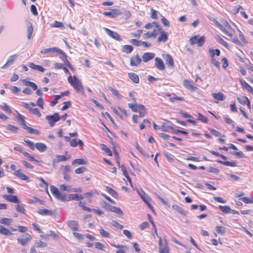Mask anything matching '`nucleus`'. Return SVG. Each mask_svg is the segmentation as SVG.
<instances>
[{"label":"nucleus","instance_id":"nucleus-53","mask_svg":"<svg viewBox=\"0 0 253 253\" xmlns=\"http://www.w3.org/2000/svg\"><path fill=\"white\" fill-rule=\"evenodd\" d=\"M37 105L42 109H43V100L42 97H39L37 101Z\"/></svg>","mask_w":253,"mask_h":253},{"label":"nucleus","instance_id":"nucleus-1","mask_svg":"<svg viewBox=\"0 0 253 253\" xmlns=\"http://www.w3.org/2000/svg\"><path fill=\"white\" fill-rule=\"evenodd\" d=\"M68 81L71 85L74 87L77 92H81L84 94V91L81 81L75 76L73 77L71 75L68 78Z\"/></svg>","mask_w":253,"mask_h":253},{"label":"nucleus","instance_id":"nucleus-54","mask_svg":"<svg viewBox=\"0 0 253 253\" xmlns=\"http://www.w3.org/2000/svg\"><path fill=\"white\" fill-rule=\"evenodd\" d=\"M108 88L112 92V93L115 96L118 97L121 96V95L118 92V91L116 89L113 88L112 87L109 86Z\"/></svg>","mask_w":253,"mask_h":253},{"label":"nucleus","instance_id":"nucleus-57","mask_svg":"<svg viewBox=\"0 0 253 253\" xmlns=\"http://www.w3.org/2000/svg\"><path fill=\"white\" fill-rule=\"evenodd\" d=\"M24 142H25L26 143V144L29 146L30 148L32 150H34V143L30 141V140L29 139H24Z\"/></svg>","mask_w":253,"mask_h":253},{"label":"nucleus","instance_id":"nucleus-34","mask_svg":"<svg viewBox=\"0 0 253 253\" xmlns=\"http://www.w3.org/2000/svg\"><path fill=\"white\" fill-rule=\"evenodd\" d=\"M107 191L109 193L110 195H111L112 197L116 199L119 198V196L117 193V192L114 190V189H112L111 188L106 186V187Z\"/></svg>","mask_w":253,"mask_h":253},{"label":"nucleus","instance_id":"nucleus-17","mask_svg":"<svg viewBox=\"0 0 253 253\" xmlns=\"http://www.w3.org/2000/svg\"><path fill=\"white\" fill-rule=\"evenodd\" d=\"M183 85L185 88L191 91H194L197 89V87L193 85L192 82L188 80H185L184 81Z\"/></svg>","mask_w":253,"mask_h":253},{"label":"nucleus","instance_id":"nucleus-40","mask_svg":"<svg viewBox=\"0 0 253 253\" xmlns=\"http://www.w3.org/2000/svg\"><path fill=\"white\" fill-rule=\"evenodd\" d=\"M12 219L8 218H1L0 223L6 225H9L12 222Z\"/></svg>","mask_w":253,"mask_h":253},{"label":"nucleus","instance_id":"nucleus-36","mask_svg":"<svg viewBox=\"0 0 253 253\" xmlns=\"http://www.w3.org/2000/svg\"><path fill=\"white\" fill-rule=\"evenodd\" d=\"M218 208L224 213L227 214L230 213L231 208L229 206L219 205Z\"/></svg>","mask_w":253,"mask_h":253},{"label":"nucleus","instance_id":"nucleus-62","mask_svg":"<svg viewBox=\"0 0 253 253\" xmlns=\"http://www.w3.org/2000/svg\"><path fill=\"white\" fill-rule=\"evenodd\" d=\"M95 247L100 250H104V246L100 242H96L94 244Z\"/></svg>","mask_w":253,"mask_h":253},{"label":"nucleus","instance_id":"nucleus-25","mask_svg":"<svg viewBox=\"0 0 253 253\" xmlns=\"http://www.w3.org/2000/svg\"><path fill=\"white\" fill-rule=\"evenodd\" d=\"M38 213L41 215H50L52 216L54 213V211L51 210H48L47 209H39L38 210Z\"/></svg>","mask_w":253,"mask_h":253},{"label":"nucleus","instance_id":"nucleus-13","mask_svg":"<svg viewBox=\"0 0 253 253\" xmlns=\"http://www.w3.org/2000/svg\"><path fill=\"white\" fill-rule=\"evenodd\" d=\"M18 58V55L13 54L8 58V60L6 63L1 67V68H6L8 66L12 65L16 59Z\"/></svg>","mask_w":253,"mask_h":253},{"label":"nucleus","instance_id":"nucleus-55","mask_svg":"<svg viewBox=\"0 0 253 253\" xmlns=\"http://www.w3.org/2000/svg\"><path fill=\"white\" fill-rule=\"evenodd\" d=\"M173 209L176 210L177 212L181 214H184V211L178 205H173L172 206Z\"/></svg>","mask_w":253,"mask_h":253},{"label":"nucleus","instance_id":"nucleus-20","mask_svg":"<svg viewBox=\"0 0 253 253\" xmlns=\"http://www.w3.org/2000/svg\"><path fill=\"white\" fill-rule=\"evenodd\" d=\"M212 97L216 100V101H215L216 103H218L219 101H223L226 97L224 95L223 93H222L221 92H219L218 93H212Z\"/></svg>","mask_w":253,"mask_h":253},{"label":"nucleus","instance_id":"nucleus-52","mask_svg":"<svg viewBox=\"0 0 253 253\" xmlns=\"http://www.w3.org/2000/svg\"><path fill=\"white\" fill-rule=\"evenodd\" d=\"M64 105L61 108V110L62 111L65 110L68 108H69L71 106V102L70 101L64 102Z\"/></svg>","mask_w":253,"mask_h":253},{"label":"nucleus","instance_id":"nucleus-43","mask_svg":"<svg viewBox=\"0 0 253 253\" xmlns=\"http://www.w3.org/2000/svg\"><path fill=\"white\" fill-rule=\"evenodd\" d=\"M215 230L218 234L221 235L224 234L226 232L225 228L220 226H216L215 227Z\"/></svg>","mask_w":253,"mask_h":253},{"label":"nucleus","instance_id":"nucleus-26","mask_svg":"<svg viewBox=\"0 0 253 253\" xmlns=\"http://www.w3.org/2000/svg\"><path fill=\"white\" fill-rule=\"evenodd\" d=\"M155 56L154 53L145 52L143 54V62H147L148 61L153 59Z\"/></svg>","mask_w":253,"mask_h":253},{"label":"nucleus","instance_id":"nucleus-14","mask_svg":"<svg viewBox=\"0 0 253 253\" xmlns=\"http://www.w3.org/2000/svg\"><path fill=\"white\" fill-rule=\"evenodd\" d=\"M120 14V12L118 9H110L109 11H105L103 14L105 16H110L111 17H115L117 15Z\"/></svg>","mask_w":253,"mask_h":253},{"label":"nucleus","instance_id":"nucleus-39","mask_svg":"<svg viewBox=\"0 0 253 253\" xmlns=\"http://www.w3.org/2000/svg\"><path fill=\"white\" fill-rule=\"evenodd\" d=\"M165 59L167 64L169 65V66H173V60L171 55L167 54Z\"/></svg>","mask_w":253,"mask_h":253},{"label":"nucleus","instance_id":"nucleus-3","mask_svg":"<svg viewBox=\"0 0 253 253\" xmlns=\"http://www.w3.org/2000/svg\"><path fill=\"white\" fill-rule=\"evenodd\" d=\"M50 189L52 195L57 199L62 201H66L67 197L65 194H61L58 188L53 185H51Z\"/></svg>","mask_w":253,"mask_h":253},{"label":"nucleus","instance_id":"nucleus-31","mask_svg":"<svg viewBox=\"0 0 253 253\" xmlns=\"http://www.w3.org/2000/svg\"><path fill=\"white\" fill-rule=\"evenodd\" d=\"M35 147L41 152H45L47 149L46 146L42 143H36Z\"/></svg>","mask_w":253,"mask_h":253},{"label":"nucleus","instance_id":"nucleus-50","mask_svg":"<svg viewBox=\"0 0 253 253\" xmlns=\"http://www.w3.org/2000/svg\"><path fill=\"white\" fill-rule=\"evenodd\" d=\"M210 152L212 154H213V155H215L216 156L219 157H220L221 159H222L223 160H226L227 159V158L226 156H225L224 155H222L221 154H219V153L216 152H215V151H214L213 150L211 151Z\"/></svg>","mask_w":253,"mask_h":253},{"label":"nucleus","instance_id":"nucleus-6","mask_svg":"<svg viewBox=\"0 0 253 253\" xmlns=\"http://www.w3.org/2000/svg\"><path fill=\"white\" fill-rule=\"evenodd\" d=\"M161 30V28L159 26H156L152 32H148L144 34V38H155Z\"/></svg>","mask_w":253,"mask_h":253},{"label":"nucleus","instance_id":"nucleus-30","mask_svg":"<svg viewBox=\"0 0 253 253\" xmlns=\"http://www.w3.org/2000/svg\"><path fill=\"white\" fill-rule=\"evenodd\" d=\"M60 54L62 55V56L61 57V59L63 61L64 64L66 65L67 67H68L71 70H73V68L70 64L69 61L68 60L67 58V55L65 53V52H63V54Z\"/></svg>","mask_w":253,"mask_h":253},{"label":"nucleus","instance_id":"nucleus-64","mask_svg":"<svg viewBox=\"0 0 253 253\" xmlns=\"http://www.w3.org/2000/svg\"><path fill=\"white\" fill-rule=\"evenodd\" d=\"M37 247L38 248H44L47 245L46 243L42 241H39L36 242Z\"/></svg>","mask_w":253,"mask_h":253},{"label":"nucleus","instance_id":"nucleus-21","mask_svg":"<svg viewBox=\"0 0 253 253\" xmlns=\"http://www.w3.org/2000/svg\"><path fill=\"white\" fill-rule=\"evenodd\" d=\"M237 99L240 104L243 105L247 104L248 108H250V102L248 97L246 96H242L241 97H238L237 98Z\"/></svg>","mask_w":253,"mask_h":253},{"label":"nucleus","instance_id":"nucleus-60","mask_svg":"<svg viewBox=\"0 0 253 253\" xmlns=\"http://www.w3.org/2000/svg\"><path fill=\"white\" fill-rule=\"evenodd\" d=\"M210 133L215 136H220L221 135V132L218 131L214 129H209Z\"/></svg>","mask_w":253,"mask_h":253},{"label":"nucleus","instance_id":"nucleus-32","mask_svg":"<svg viewBox=\"0 0 253 253\" xmlns=\"http://www.w3.org/2000/svg\"><path fill=\"white\" fill-rule=\"evenodd\" d=\"M0 233L5 236H10L12 235L10 230L6 228L3 226L0 225Z\"/></svg>","mask_w":253,"mask_h":253},{"label":"nucleus","instance_id":"nucleus-49","mask_svg":"<svg viewBox=\"0 0 253 253\" xmlns=\"http://www.w3.org/2000/svg\"><path fill=\"white\" fill-rule=\"evenodd\" d=\"M6 129L13 132H16L17 131V130L18 129V128L17 126H15L12 125H8L6 126Z\"/></svg>","mask_w":253,"mask_h":253},{"label":"nucleus","instance_id":"nucleus-28","mask_svg":"<svg viewBox=\"0 0 253 253\" xmlns=\"http://www.w3.org/2000/svg\"><path fill=\"white\" fill-rule=\"evenodd\" d=\"M159 33H160V35L158 37L157 41L159 42H165L168 39L167 34L164 31L160 32Z\"/></svg>","mask_w":253,"mask_h":253},{"label":"nucleus","instance_id":"nucleus-41","mask_svg":"<svg viewBox=\"0 0 253 253\" xmlns=\"http://www.w3.org/2000/svg\"><path fill=\"white\" fill-rule=\"evenodd\" d=\"M100 148L101 150H102L103 151H105L106 153H107L109 156L112 155V153L111 151L108 147H107V146L106 145L104 144H101Z\"/></svg>","mask_w":253,"mask_h":253},{"label":"nucleus","instance_id":"nucleus-22","mask_svg":"<svg viewBox=\"0 0 253 253\" xmlns=\"http://www.w3.org/2000/svg\"><path fill=\"white\" fill-rule=\"evenodd\" d=\"M240 83L243 88L253 94V88L243 80H240Z\"/></svg>","mask_w":253,"mask_h":253},{"label":"nucleus","instance_id":"nucleus-15","mask_svg":"<svg viewBox=\"0 0 253 253\" xmlns=\"http://www.w3.org/2000/svg\"><path fill=\"white\" fill-rule=\"evenodd\" d=\"M173 124L170 122H164L161 126V130L163 131H169L173 129Z\"/></svg>","mask_w":253,"mask_h":253},{"label":"nucleus","instance_id":"nucleus-45","mask_svg":"<svg viewBox=\"0 0 253 253\" xmlns=\"http://www.w3.org/2000/svg\"><path fill=\"white\" fill-rule=\"evenodd\" d=\"M198 120L200 121L201 122L204 123H207L208 121V118L201 114L200 113H198Z\"/></svg>","mask_w":253,"mask_h":253},{"label":"nucleus","instance_id":"nucleus-19","mask_svg":"<svg viewBox=\"0 0 253 253\" xmlns=\"http://www.w3.org/2000/svg\"><path fill=\"white\" fill-rule=\"evenodd\" d=\"M141 61V58L138 55L132 56L130 59V64L131 66H137Z\"/></svg>","mask_w":253,"mask_h":253},{"label":"nucleus","instance_id":"nucleus-42","mask_svg":"<svg viewBox=\"0 0 253 253\" xmlns=\"http://www.w3.org/2000/svg\"><path fill=\"white\" fill-rule=\"evenodd\" d=\"M133 47L129 45H125L123 46V51L126 53H130L133 50Z\"/></svg>","mask_w":253,"mask_h":253},{"label":"nucleus","instance_id":"nucleus-61","mask_svg":"<svg viewBox=\"0 0 253 253\" xmlns=\"http://www.w3.org/2000/svg\"><path fill=\"white\" fill-rule=\"evenodd\" d=\"M30 113L34 114L38 117H40L41 116V114L38 108H33Z\"/></svg>","mask_w":253,"mask_h":253},{"label":"nucleus","instance_id":"nucleus-11","mask_svg":"<svg viewBox=\"0 0 253 253\" xmlns=\"http://www.w3.org/2000/svg\"><path fill=\"white\" fill-rule=\"evenodd\" d=\"M104 29L106 31L107 34L113 39L118 41H121L122 40L121 38H120V36L117 33L113 32L107 28H104Z\"/></svg>","mask_w":253,"mask_h":253},{"label":"nucleus","instance_id":"nucleus-9","mask_svg":"<svg viewBox=\"0 0 253 253\" xmlns=\"http://www.w3.org/2000/svg\"><path fill=\"white\" fill-rule=\"evenodd\" d=\"M159 249L160 253H169V247L167 241H166L165 244L163 245L161 238H160L159 241Z\"/></svg>","mask_w":253,"mask_h":253},{"label":"nucleus","instance_id":"nucleus-59","mask_svg":"<svg viewBox=\"0 0 253 253\" xmlns=\"http://www.w3.org/2000/svg\"><path fill=\"white\" fill-rule=\"evenodd\" d=\"M112 225L114 227H115L116 228H119V229H120L121 230H122L123 228V227H124V226L120 224L118 222H117V221H116L115 220L112 221Z\"/></svg>","mask_w":253,"mask_h":253},{"label":"nucleus","instance_id":"nucleus-2","mask_svg":"<svg viewBox=\"0 0 253 253\" xmlns=\"http://www.w3.org/2000/svg\"><path fill=\"white\" fill-rule=\"evenodd\" d=\"M17 121L22 126V127L27 130L28 132L32 134H39L40 132L38 130L33 129L31 127H29L26 125L25 121V117L21 115L20 114L18 113V115L16 117Z\"/></svg>","mask_w":253,"mask_h":253},{"label":"nucleus","instance_id":"nucleus-33","mask_svg":"<svg viewBox=\"0 0 253 253\" xmlns=\"http://www.w3.org/2000/svg\"><path fill=\"white\" fill-rule=\"evenodd\" d=\"M209 51L210 53V56L211 58H214V56L215 55L217 56H219L220 54V51L218 49H214L210 48Z\"/></svg>","mask_w":253,"mask_h":253},{"label":"nucleus","instance_id":"nucleus-8","mask_svg":"<svg viewBox=\"0 0 253 253\" xmlns=\"http://www.w3.org/2000/svg\"><path fill=\"white\" fill-rule=\"evenodd\" d=\"M55 52L59 54H63V51L62 50L55 47L44 48L41 50V53L42 54H48Z\"/></svg>","mask_w":253,"mask_h":253},{"label":"nucleus","instance_id":"nucleus-56","mask_svg":"<svg viewBox=\"0 0 253 253\" xmlns=\"http://www.w3.org/2000/svg\"><path fill=\"white\" fill-rule=\"evenodd\" d=\"M22 105L24 108L27 109L29 111L30 113H31V112L32 111V110L33 109V108L31 107L30 106V104L29 103H26L24 102H22Z\"/></svg>","mask_w":253,"mask_h":253},{"label":"nucleus","instance_id":"nucleus-37","mask_svg":"<svg viewBox=\"0 0 253 253\" xmlns=\"http://www.w3.org/2000/svg\"><path fill=\"white\" fill-rule=\"evenodd\" d=\"M129 78L134 83H138L139 82L138 76L134 73H130L128 74Z\"/></svg>","mask_w":253,"mask_h":253},{"label":"nucleus","instance_id":"nucleus-46","mask_svg":"<svg viewBox=\"0 0 253 253\" xmlns=\"http://www.w3.org/2000/svg\"><path fill=\"white\" fill-rule=\"evenodd\" d=\"M216 40L219 43L221 44L222 45H223L226 48H229V46L228 43L226 42H225L224 40H223V39H222L221 37H218L216 39Z\"/></svg>","mask_w":253,"mask_h":253},{"label":"nucleus","instance_id":"nucleus-58","mask_svg":"<svg viewBox=\"0 0 253 253\" xmlns=\"http://www.w3.org/2000/svg\"><path fill=\"white\" fill-rule=\"evenodd\" d=\"M86 170V168L84 167H81L75 169V172L76 174H80L84 172Z\"/></svg>","mask_w":253,"mask_h":253},{"label":"nucleus","instance_id":"nucleus-63","mask_svg":"<svg viewBox=\"0 0 253 253\" xmlns=\"http://www.w3.org/2000/svg\"><path fill=\"white\" fill-rule=\"evenodd\" d=\"M57 157V162H62V161H65L68 160V158H67L65 156L63 155H57L56 156Z\"/></svg>","mask_w":253,"mask_h":253},{"label":"nucleus","instance_id":"nucleus-27","mask_svg":"<svg viewBox=\"0 0 253 253\" xmlns=\"http://www.w3.org/2000/svg\"><path fill=\"white\" fill-rule=\"evenodd\" d=\"M22 82L23 84L27 86H30L34 90H36L38 88L37 85L34 82L27 81L26 80H23Z\"/></svg>","mask_w":253,"mask_h":253},{"label":"nucleus","instance_id":"nucleus-10","mask_svg":"<svg viewBox=\"0 0 253 253\" xmlns=\"http://www.w3.org/2000/svg\"><path fill=\"white\" fill-rule=\"evenodd\" d=\"M24 238H18L17 241L22 246H24L27 245L28 242H29L32 239L31 236L28 234L26 233L23 235Z\"/></svg>","mask_w":253,"mask_h":253},{"label":"nucleus","instance_id":"nucleus-29","mask_svg":"<svg viewBox=\"0 0 253 253\" xmlns=\"http://www.w3.org/2000/svg\"><path fill=\"white\" fill-rule=\"evenodd\" d=\"M83 199V197L81 195H79L77 194H70L68 198H67V200L66 201H69L70 200H80Z\"/></svg>","mask_w":253,"mask_h":253},{"label":"nucleus","instance_id":"nucleus-51","mask_svg":"<svg viewBox=\"0 0 253 253\" xmlns=\"http://www.w3.org/2000/svg\"><path fill=\"white\" fill-rule=\"evenodd\" d=\"M156 26H158V25H157L156 23L153 22L152 23H148L146 24L145 25V28L147 29H152L153 31V29L155 28Z\"/></svg>","mask_w":253,"mask_h":253},{"label":"nucleus","instance_id":"nucleus-47","mask_svg":"<svg viewBox=\"0 0 253 253\" xmlns=\"http://www.w3.org/2000/svg\"><path fill=\"white\" fill-rule=\"evenodd\" d=\"M86 162L83 159H77L72 162V165L78 164L79 165H85Z\"/></svg>","mask_w":253,"mask_h":253},{"label":"nucleus","instance_id":"nucleus-18","mask_svg":"<svg viewBox=\"0 0 253 253\" xmlns=\"http://www.w3.org/2000/svg\"><path fill=\"white\" fill-rule=\"evenodd\" d=\"M68 226L73 230V231H78V222L77 221L74 220H70L67 222Z\"/></svg>","mask_w":253,"mask_h":253},{"label":"nucleus","instance_id":"nucleus-7","mask_svg":"<svg viewBox=\"0 0 253 253\" xmlns=\"http://www.w3.org/2000/svg\"><path fill=\"white\" fill-rule=\"evenodd\" d=\"M46 119L48 121L49 125L53 126L55 123L60 120V117L57 113H55L52 115L46 116Z\"/></svg>","mask_w":253,"mask_h":253},{"label":"nucleus","instance_id":"nucleus-48","mask_svg":"<svg viewBox=\"0 0 253 253\" xmlns=\"http://www.w3.org/2000/svg\"><path fill=\"white\" fill-rule=\"evenodd\" d=\"M99 233L100 235L105 238L109 237L110 234L106 231L104 230L103 228H101L99 230Z\"/></svg>","mask_w":253,"mask_h":253},{"label":"nucleus","instance_id":"nucleus-38","mask_svg":"<svg viewBox=\"0 0 253 253\" xmlns=\"http://www.w3.org/2000/svg\"><path fill=\"white\" fill-rule=\"evenodd\" d=\"M33 31L32 25L30 23L27 26V38L30 40L32 38V35Z\"/></svg>","mask_w":253,"mask_h":253},{"label":"nucleus","instance_id":"nucleus-12","mask_svg":"<svg viewBox=\"0 0 253 253\" xmlns=\"http://www.w3.org/2000/svg\"><path fill=\"white\" fill-rule=\"evenodd\" d=\"M2 197L3 199H5L6 200L12 202L13 203H19V200H18L17 196L15 195H3L2 196Z\"/></svg>","mask_w":253,"mask_h":253},{"label":"nucleus","instance_id":"nucleus-24","mask_svg":"<svg viewBox=\"0 0 253 253\" xmlns=\"http://www.w3.org/2000/svg\"><path fill=\"white\" fill-rule=\"evenodd\" d=\"M14 174L22 180H28L29 179V177L25 174L23 173L20 169L15 170Z\"/></svg>","mask_w":253,"mask_h":253},{"label":"nucleus","instance_id":"nucleus-44","mask_svg":"<svg viewBox=\"0 0 253 253\" xmlns=\"http://www.w3.org/2000/svg\"><path fill=\"white\" fill-rule=\"evenodd\" d=\"M0 108L6 113H10L11 112L10 107L5 103H3L2 104L0 105Z\"/></svg>","mask_w":253,"mask_h":253},{"label":"nucleus","instance_id":"nucleus-4","mask_svg":"<svg viewBox=\"0 0 253 253\" xmlns=\"http://www.w3.org/2000/svg\"><path fill=\"white\" fill-rule=\"evenodd\" d=\"M205 41L204 36L200 37L199 35H195L191 37L190 40V43L192 44H197L198 46H202Z\"/></svg>","mask_w":253,"mask_h":253},{"label":"nucleus","instance_id":"nucleus-16","mask_svg":"<svg viewBox=\"0 0 253 253\" xmlns=\"http://www.w3.org/2000/svg\"><path fill=\"white\" fill-rule=\"evenodd\" d=\"M155 66L156 67L160 70H163L165 69V65L162 59L159 57H156L155 59Z\"/></svg>","mask_w":253,"mask_h":253},{"label":"nucleus","instance_id":"nucleus-35","mask_svg":"<svg viewBox=\"0 0 253 253\" xmlns=\"http://www.w3.org/2000/svg\"><path fill=\"white\" fill-rule=\"evenodd\" d=\"M216 162L226 166H230L232 167L236 166V163L235 162H230L228 161H222L221 160H217Z\"/></svg>","mask_w":253,"mask_h":253},{"label":"nucleus","instance_id":"nucleus-23","mask_svg":"<svg viewBox=\"0 0 253 253\" xmlns=\"http://www.w3.org/2000/svg\"><path fill=\"white\" fill-rule=\"evenodd\" d=\"M128 107L130 108L133 112H140L141 109H142V105H139L136 103H128Z\"/></svg>","mask_w":253,"mask_h":253},{"label":"nucleus","instance_id":"nucleus-5","mask_svg":"<svg viewBox=\"0 0 253 253\" xmlns=\"http://www.w3.org/2000/svg\"><path fill=\"white\" fill-rule=\"evenodd\" d=\"M103 207L107 211L115 212L119 215L123 214V212L119 208L111 206L106 202H104Z\"/></svg>","mask_w":253,"mask_h":253}]
</instances>
